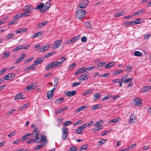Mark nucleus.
I'll return each instance as SVG.
<instances>
[{
    "label": "nucleus",
    "instance_id": "obj_1",
    "mask_svg": "<svg viewBox=\"0 0 151 151\" xmlns=\"http://www.w3.org/2000/svg\"><path fill=\"white\" fill-rule=\"evenodd\" d=\"M39 133V129L37 128H35L32 132V137H35V139H33L32 138L27 140V144H29L33 143H37V140L40 139L38 136Z\"/></svg>",
    "mask_w": 151,
    "mask_h": 151
},
{
    "label": "nucleus",
    "instance_id": "obj_2",
    "mask_svg": "<svg viewBox=\"0 0 151 151\" xmlns=\"http://www.w3.org/2000/svg\"><path fill=\"white\" fill-rule=\"evenodd\" d=\"M103 123L104 121L102 120H100L96 122L94 125L95 127L92 129V131L94 132H96L102 129L103 128V127L101 125L103 124Z\"/></svg>",
    "mask_w": 151,
    "mask_h": 151
},
{
    "label": "nucleus",
    "instance_id": "obj_3",
    "mask_svg": "<svg viewBox=\"0 0 151 151\" xmlns=\"http://www.w3.org/2000/svg\"><path fill=\"white\" fill-rule=\"evenodd\" d=\"M76 14L77 18L80 20L81 19L85 17L86 12L84 9H79L76 12Z\"/></svg>",
    "mask_w": 151,
    "mask_h": 151
},
{
    "label": "nucleus",
    "instance_id": "obj_4",
    "mask_svg": "<svg viewBox=\"0 0 151 151\" xmlns=\"http://www.w3.org/2000/svg\"><path fill=\"white\" fill-rule=\"evenodd\" d=\"M62 138L64 140L67 138L68 135V130L67 127H64L63 128L62 130Z\"/></svg>",
    "mask_w": 151,
    "mask_h": 151
},
{
    "label": "nucleus",
    "instance_id": "obj_5",
    "mask_svg": "<svg viewBox=\"0 0 151 151\" xmlns=\"http://www.w3.org/2000/svg\"><path fill=\"white\" fill-rule=\"evenodd\" d=\"M62 43V41L61 40H56L52 44V47L53 49H56L58 48Z\"/></svg>",
    "mask_w": 151,
    "mask_h": 151
},
{
    "label": "nucleus",
    "instance_id": "obj_6",
    "mask_svg": "<svg viewBox=\"0 0 151 151\" xmlns=\"http://www.w3.org/2000/svg\"><path fill=\"white\" fill-rule=\"evenodd\" d=\"M89 0H83L80 4L79 7L81 8H84L88 5Z\"/></svg>",
    "mask_w": 151,
    "mask_h": 151
},
{
    "label": "nucleus",
    "instance_id": "obj_7",
    "mask_svg": "<svg viewBox=\"0 0 151 151\" xmlns=\"http://www.w3.org/2000/svg\"><path fill=\"white\" fill-rule=\"evenodd\" d=\"M36 9L40 10V12L41 13H44L46 12L45 8H44V4L42 3L39 5L36 8Z\"/></svg>",
    "mask_w": 151,
    "mask_h": 151
},
{
    "label": "nucleus",
    "instance_id": "obj_8",
    "mask_svg": "<svg viewBox=\"0 0 151 151\" xmlns=\"http://www.w3.org/2000/svg\"><path fill=\"white\" fill-rule=\"evenodd\" d=\"M134 105H138L140 106H142V100L140 98H135L134 99Z\"/></svg>",
    "mask_w": 151,
    "mask_h": 151
},
{
    "label": "nucleus",
    "instance_id": "obj_9",
    "mask_svg": "<svg viewBox=\"0 0 151 151\" xmlns=\"http://www.w3.org/2000/svg\"><path fill=\"white\" fill-rule=\"evenodd\" d=\"M55 89V88H54L51 91H48L47 92V97L48 99H51L52 98Z\"/></svg>",
    "mask_w": 151,
    "mask_h": 151
},
{
    "label": "nucleus",
    "instance_id": "obj_10",
    "mask_svg": "<svg viewBox=\"0 0 151 151\" xmlns=\"http://www.w3.org/2000/svg\"><path fill=\"white\" fill-rule=\"evenodd\" d=\"M37 84L36 83H33L29 85L26 88V89L28 91L35 89L37 87Z\"/></svg>",
    "mask_w": 151,
    "mask_h": 151
},
{
    "label": "nucleus",
    "instance_id": "obj_11",
    "mask_svg": "<svg viewBox=\"0 0 151 151\" xmlns=\"http://www.w3.org/2000/svg\"><path fill=\"white\" fill-rule=\"evenodd\" d=\"M88 78L89 76L88 75L87 73H85L79 77L78 79L80 80L83 81L88 79Z\"/></svg>",
    "mask_w": 151,
    "mask_h": 151
},
{
    "label": "nucleus",
    "instance_id": "obj_12",
    "mask_svg": "<svg viewBox=\"0 0 151 151\" xmlns=\"http://www.w3.org/2000/svg\"><path fill=\"white\" fill-rule=\"evenodd\" d=\"M127 76L125 75L121 78V80L122 82L123 83H127L131 80L132 79L131 78H127Z\"/></svg>",
    "mask_w": 151,
    "mask_h": 151
},
{
    "label": "nucleus",
    "instance_id": "obj_13",
    "mask_svg": "<svg viewBox=\"0 0 151 151\" xmlns=\"http://www.w3.org/2000/svg\"><path fill=\"white\" fill-rule=\"evenodd\" d=\"M86 70L85 69V67H83L80 68L79 70L77 71H76L74 73L75 75H78L79 74L83 73L85 72Z\"/></svg>",
    "mask_w": 151,
    "mask_h": 151
},
{
    "label": "nucleus",
    "instance_id": "obj_14",
    "mask_svg": "<svg viewBox=\"0 0 151 151\" xmlns=\"http://www.w3.org/2000/svg\"><path fill=\"white\" fill-rule=\"evenodd\" d=\"M26 57V55H25V54L24 53H23L22 56L20 57L19 58L17 59L15 62V64H17L20 62L23 61L24 59V58Z\"/></svg>",
    "mask_w": 151,
    "mask_h": 151
},
{
    "label": "nucleus",
    "instance_id": "obj_15",
    "mask_svg": "<svg viewBox=\"0 0 151 151\" xmlns=\"http://www.w3.org/2000/svg\"><path fill=\"white\" fill-rule=\"evenodd\" d=\"M47 142L46 137L44 135H42L40 139L37 140V143L42 142Z\"/></svg>",
    "mask_w": 151,
    "mask_h": 151
},
{
    "label": "nucleus",
    "instance_id": "obj_16",
    "mask_svg": "<svg viewBox=\"0 0 151 151\" xmlns=\"http://www.w3.org/2000/svg\"><path fill=\"white\" fill-rule=\"evenodd\" d=\"M34 9L32 5H27L25 6L23 10L27 11H32Z\"/></svg>",
    "mask_w": 151,
    "mask_h": 151
},
{
    "label": "nucleus",
    "instance_id": "obj_17",
    "mask_svg": "<svg viewBox=\"0 0 151 151\" xmlns=\"http://www.w3.org/2000/svg\"><path fill=\"white\" fill-rule=\"evenodd\" d=\"M50 47V45H47L43 47L42 48L40 49L39 51L40 52H43L46 51L49 49V48Z\"/></svg>",
    "mask_w": 151,
    "mask_h": 151
},
{
    "label": "nucleus",
    "instance_id": "obj_18",
    "mask_svg": "<svg viewBox=\"0 0 151 151\" xmlns=\"http://www.w3.org/2000/svg\"><path fill=\"white\" fill-rule=\"evenodd\" d=\"M101 94L100 93H97L93 95V99L94 101L99 99L101 97Z\"/></svg>",
    "mask_w": 151,
    "mask_h": 151
},
{
    "label": "nucleus",
    "instance_id": "obj_19",
    "mask_svg": "<svg viewBox=\"0 0 151 151\" xmlns=\"http://www.w3.org/2000/svg\"><path fill=\"white\" fill-rule=\"evenodd\" d=\"M29 106V104L27 103L23 105L20 106L18 108V110L19 111H22L26 108H28Z\"/></svg>",
    "mask_w": 151,
    "mask_h": 151
},
{
    "label": "nucleus",
    "instance_id": "obj_20",
    "mask_svg": "<svg viewBox=\"0 0 151 151\" xmlns=\"http://www.w3.org/2000/svg\"><path fill=\"white\" fill-rule=\"evenodd\" d=\"M10 55V52L9 51H6L4 52L2 56V58L4 59L7 58Z\"/></svg>",
    "mask_w": 151,
    "mask_h": 151
},
{
    "label": "nucleus",
    "instance_id": "obj_21",
    "mask_svg": "<svg viewBox=\"0 0 151 151\" xmlns=\"http://www.w3.org/2000/svg\"><path fill=\"white\" fill-rule=\"evenodd\" d=\"M53 68L58 67L61 65V63L60 62L56 61L52 63Z\"/></svg>",
    "mask_w": 151,
    "mask_h": 151
},
{
    "label": "nucleus",
    "instance_id": "obj_22",
    "mask_svg": "<svg viewBox=\"0 0 151 151\" xmlns=\"http://www.w3.org/2000/svg\"><path fill=\"white\" fill-rule=\"evenodd\" d=\"M89 107L88 105H86L84 106H81L76 111V112H78L88 108Z\"/></svg>",
    "mask_w": 151,
    "mask_h": 151
},
{
    "label": "nucleus",
    "instance_id": "obj_23",
    "mask_svg": "<svg viewBox=\"0 0 151 151\" xmlns=\"http://www.w3.org/2000/svg\"><path fill=\"white\" fill-rule=\"evenodd\" d=\"M145 10L144 9H142L134 13L133 14V16H135L138 15L140 14L143 13L145 12Z\"/></svg>",
    "mask_w": 151,
    "mask_h": 151
},
{
    "label": "nucleus",
    "instance_id": "obj_24",
    "mask_svg": "<svg viewBox=\"0 0 151 151\" xmlns=\"http://www.w3.org/2000/svg\"><path fill=\"white\" fill-rule=\"evenodd\" d=\"M101 106L102 105H101V104H98L94 106H92L91 109V110H96V109H98L101 108Z\"/></svg>",
    "mask_w": 151,
    "mask_h": 151
},
{
    "label": "nucleus",
    "instance_id": "obj_25",
    "mask_svg": "<svg viewBox=\"0 0 151 151\" xmlns=\"http://www.w3.org/2000/svg\"><path fill=\"white\" fill-rule=\"evenodd\" d=\"M43 61V58H39L37 59L34 63V65H37L40 63H42Z\"/></svg>",
    "mask_w": 151,
    "mask_h": 151
},
{
    "label": "nucleus",
    "instance_id": "obj_26",
    "mask_svg": "<svg viewBox=\"0 0 151 151\" xmlns=\"http://www.w3.org/2000/svg\"><path fill=\"white\" fill-rule=\"evenodd\" d=\"M24 99L22 97V96L21 95V93H19L17 94L14 97V99L15 100L21 99Z\"/></svg>",
    "mask_w": 151,
    "mask_h": 151
},
{
    "label": "nucleus",
    "instance_id": "obj_27",
    "mask_svg": "<svg viewBox=\"0 0 151 151\" xmlns=\"http://www.w3.org/2000/svg\"><path fill=\"white\" fill-rule=\"evenodd\" d=\"M115 64V62H111L105 65V68H109L111 67L112 66L114 65Z\"/></svg>",
    "mask_w": 151,
    "mask_h": 151
},
{
    "label": "nucleus",
    "instance_id": "obj_28",
    "mask_svg": "<svg viewBox=\"0 0 151 151\" xmlns=\"http://www.w3.org/2000/svg\"><path fill=\"white\" fill-rule=\"evenodd\" d=\"M27 30V28H20L18 30H17L15 32V33L16 34H18L19 33H21L22 32H26Z\"/></svg>",
    "mask_w": 151,
    "mask_h": 151
},
{
    "label": "nucleus",
    "instance_id": "obj_29",
    "mask_svg": "<svg viewBox=\"0 0 151 151\" xmlns=\"http://www.w3.org/2000/svg\"><path fill=\"white\" fill-rule=\"evenodd\" d=\"M141 19L139 18L136 19H134V20L133 21V24H139L142 23V22H141Z\"/></svg>",
    "mask_w": 151,
    "mask_h": 151
},
{
    "label": "nucleus",
    "instance_id": "obj_30",
    "mask_svg": "<svg viewBox=\"0 0 151 151\" xmlns=\"http://www.w3.org/2000/svg\"><path fill=\"white\" fill-rule=\"evenodd\" d=\"M32 135V133H29L24 136L22 138V141H24L29 138V136Z\"/></svg>",
    "mask_w": 151,
    "mask_h": 151
},
{
    "label": "nucleus",
    "instance_id": "obj_31",
    "mask_svg": "<svg viewBox=\"0 0 151 151\" xmlns=\"http://www.w3.org/2000/svg\"><path fill=\"white\" fill-rule=\"evenodd\" d=\"M42 34V32H38L33 35L31 37V38L33 39L36 38L38 37H39Z\"/></svg>",
    "mask_w": 151,
    "mask_h": 151
},
{
    "label": "nucleus",
    "instance_id": "obj_32",
    "mask_svg": "<svg viewBox=\"0 0 151 151\" xmlns=\"http://www.w3.org/2000/svg\"><path fill=\"white\" fill-rule=\"evenodd\" d=\"M32 69H35V65L34 64L31 65L28 67H27L24 70V72H27L28 70H29Z\"/></svg>",
    "mask_w": 151,
    "mask_h": 151
},
{
    "label": "nucleus",
    "instance_id": "obj_33",
    "mask_svg": "<svg viewBox=\"0 0 151 151\" xmlns=\"http://www.w3.org/2000/svg\"><path fill=\"white\" fill-rule=\"evenodd\" d=\"M64 100V99L63 98H60L56 100L55 102V103L56 104H60Z\"/></svg>",
    "mask_w": 151,
    "mask_h": 151
},
{
    "label": "nucleus",
    "instance_id": "obj_34",
    "mask_svg": "<svg viewBox=\"0 0 151 151\" xmlns=\"http://www.w3.org/2000/svg\"><path fill=\"white\" fill-rule=\"evenodd\" d=\"M151 88V87L150 86H147L143 87L142 89V92H145Z\"/></svg>",
    "mask_w": 151,
    "mask_h": 151
},
{
    "label": "nucleus",
    "instance_id": "obj_35",
    "mask_svg": "<svg viewBox=\"0 0 151 151\" xmlns=\"http://www.w3.org/2000/svg\"><path fill=\"white\" fill-rule=\"evenodd\" d=\"M76 93V91H68L66 93V94L68 96H71L74 95Z\"/></svg>",
    "mask_w": 151,
    "mask_h": 151
},
{
    "label": "nucleus",
    "instance_id": "obj_36",
    "mask_svg": "<svg viewBox=\"0 0 151 151\" xmlns=\"http://www.w3.org/2000/svg\"><path fill=\"white\" fill-rule=\"evenodd\" d=\"M51 5V4L50 2H47L45 4H44V8L46 11L50 8Z\"/></svg>",
    "mask_w": 151,
    "mask_h": 151
},
{
    "label": "nucleus",
    "instance_id": "obj_37",
    "mask_svg": "<svg viewBox=\"0 0 151 151\" xmlns=\"http://www.w3.org/2000/svg\"><path fill=\"white\" fill-rule=\"evenodd\" d=\"M32 11H26V12L22 13L23 17H25L29 15L31 13Z\"/></svg>",
    "mask_w": 151,
    "mask_h": 151
},
{
    "label": "nucleus",
    "instance_id": "obj_38",
    "mask_svg": "<svg viewBox=\"0 0 151 151\" xmlns=\"http://www.w3.org/2000/svg\"><path fill=\"white\" fill-rule=\"evenodd\" d=\"M48 22L47 21H45L42 23H39L37 24V27H41L47 24Z\"/></svg>",
    "mask_w": 151,
    "mask_h": 151
},
{
    "label": "nucleus",
    "instance_id": "obj_39",
    "mask_svg": "<svg viewBox=\"0 0 151 151\" xmlns=\"http://www.w3.org/2000/svg\"><path fill=\"white\" fill-rule=\"evenodd\" d=\"M93 89H90L87 91L83 93V96H85L88 94H91L93 92Z\"/></svg>",
    "mask_w": 151,
    "mask_h": 151
},
{
    "label": "nucleus",
    "instance_id": "obj_40",
    "mask_svg": "<svg viewBox=\"0 0 151 151\" xmlns=\"http://www.w3.org/2000/svg\"><path fill=\"white\" fill-rule=\"evenodd\" d=\"M23 47V46L22 45H20L16 47L14 49L13 51L14 52H15L17 51H18L19 50H20L22 49V47Z\"/></svg>",
    "mask_w": 151,
    "mask_h": 151
},
{
    "label": "nucleus",
    "instance_id": "obj_41",
    "mask_svg": "<svg viewBox=\"0 0 151 151\" xmlns=\"http://www.w3.org/2000/svg\"><path fill=\"white\" fill-rule=\"evenodd\" d=\"M107 141V140L105 139H103L100 140L99 141L98 145H101L102 144L105 143Z\"/></svg>",
    "mask_w": 151,
    "mask_h": 151
},
{
    "label": "nucleus",
    "instance_id": "obj_42",
    "mask_svg": "<svg viewBox=\"0 0 151 151\" xmlns=\"http://www.w3.org/2000/svg\"><path fill=\"white\" fill-rule=\"evenodd\" d=\"M134 54L136 56L140 57L142 55V53L141 52L135 51L134 52Z\"/></svg>",
    "mask_w": 151,
    "mask_h": 151
},
{
    "label": "nucleus",
    "instance_id": "obj_43",
    "mask_svg": "<svg viewBox=\"0 0 151 151\" xmlns=\"http://www.w3.org/2000/svg\"><path fill=\"white\" fill-rule=\"evenodd\" d=\"M52 68H53V66L51 63L46 66L45 69L46 70H48Z\"/></svg>",
    "mask_w": 151,
    "mask_h": 151
},
{
    "label": "nucleus",
    "instance_id": "obj_44",
    "mask_svg": "<svg viewBox=\"0 0 151 151\" xmlns=\"http://www.w3.org/2000/svg\"><path fill=\"white\" fill-rule=\"evenodd\" d=\"M88 147V146L87 145H84L79 149V150L82 151L83 150H86L87 149Z\"/></svg>",
    "mask_w": 151,
    "mask_h": 151
},
{
    "label": "nucleus",
    "instance_id": "obj_45",
    "mask_svg": "<svg viewBox=\"0 0 151 151\" xmlns=\"http://www.w3.org/2000/svg\"><path fill=\"white\" fill-rule=\"evenodd\" d=\"M79 37L78 36H77L75 37H74L73 38H72L71 39V41L72 42V43L77 41L79 39Z\"/></svg>",
    "mask_w": 151,
    "mask_h": 151
},
{
    "label": "nucleus",
    "instance_id": "obj_46",
    "mask_svg": "<svg viewBox=\"0 0 151 151\" xmlns=\"http://www.w3.org/2000/svg\"><path fill=\"white\" fill-rule=\"evenodd\" d=\"M14 35V33H12L9 34L6 36L5 39L7 40H9Z\"/></svg>",
    "mask_w": 151,
    "mask_h": 151
},
{
    "label": "nucleus",
    "instance_id": "obj_47",
    "mask_svg": "<svg viewBox=\"0 0 151 151\" xmlns=\"http://www.w3.org/2000/svg\"><path fill=\"white\" fill-rule=\"evenodd\" d=\"M23 17V16H22V13H21L19 14H17V15H16L15 16H14V17L13 18L14 19H18V18H20L21 17Z\"/></svg>",
    "mask_w": 151,
    "mask_h": 151
},
{
    "label": "nucleus",
    "instance_id": "obj_48",
    "mask_svg": "<svg viewBox=\"0 0 151 151\" xmlns=\"http://www.w3.org/2000/svg\"><path fill=\"white\" fill-rule=\"evenodd\" d=\"M121 120L120 118L118 117L117 118L114 119L112 120V122L113 123H118Z\"/></svg>",
    "mask_w": 151,
    "mask_h": 151
},
{
    "label": "nucleus",
    "instance_id": "obj_49",
    "mask_svg": "<svg viewBox=\"0 0 151 151\" xmlns=\"http://www.w3.org/2000/svg\"><path fill=\"white\" fill-rule=\"evenodd\" d=\"M106 64L105 62H103L100 63H99L97 65L98 68H101L102 67Z\"/></svg>",
    "mask_w": 151,
    "mask_h": 151
},
{
    "label": "nucleus",
    "instance_id": "obj_50",
    "mask_svg": "<svg viewBox=\"0 0 151 151\" xmlns=\"http://www.w3.org/2000/svg\"><path fill=\"white\" fill-rule=\"evenodd\" d=\"M124 12H120L117 14H116L115 15V17H118L122 16L123 14H124Z\"/></svg>",
    "mask_w": 151,
    "mask_h": 151
},
{
    "label": "nucleus",
    "instance_id": "obj_51",
    "mask_svg": "<svg viewBox=\"0 0 151 151\" xmlns=\"http://www.w3.org/2000/svg\"><path fill=\"white\" fill-rule=\"evenodd\" d=\"M76 133L78 134H82V130L80 128V127H78V129H77L76 131Z\"/></svg>",
    "mask_w": 151,
    "mask_h": 151
},
{
    "label": "nucleus",
    "instance_id": "obj_52",
    "mask_svg": "<svg viewBox=\"0 0 151 151\" xmlns=\"http://www.w3.org/2000/svg\"><path fill=\"white\" fill-rule=\"evenodd\" d=\"M77 150V147L75 146H73L69 149V151H76Z\"/></svg>",
    "mask_w": 151,
    "mask_h": 151
},
{
    "label": "nucleus",
    "instance_id": "obj_53",
    "mask_svg": "<svg viewBox=\"0 0 151 151\" xmlns=\"http://www.w3.org/2000/svg\"><path fill=\"white\" fill-rule=\"evenodd\" d=\"M132 24V21H130L126 22L123 24V25L124 26H129V25Z\"/></svg>",
    "mask_w": 151,
    "mask_h": 151
},
{
    "label": "nucleus",
    "instance_id": "obj_54",
    "mask_svg": "<svg viewBox=\"0 0 151 151\" xmlns=\"http://www.w3.org/2000/svg\"><path fill=\"white\" fill-rule=\"evenodd\" d=\"M76 65V64L75 63L71 64V65H69L68 67V69L71 70Z\"/></svg>",
    "mask_w": 151,
    "mask_h": 151
},
{
    "label": "nucleus",
    "instance_id": "obj_55",
    "mask_svg": "<svg viewBox=\"0 0 151 151\" xmlns=\"http://www.w3.org/2000/svg\"><path fill=\"white\" fill-rule=\"evenodd\" d=\"M151 35L149 34H146L144 35V39L145 40H146L150 37Z\"/></svg>",
    "mask_w": 151,
    "mask_h": 151
},
{
    "label": "nucleus",
    "instance_id": "obj_56",
    "mask_svg": "<svg viewBox=\"0 0 151 151\" xmlns=\"http://www.w3.org/2000/svg\"><path fill=\"white\" fill-rule=\"evenodd\" d=\"M111 97V96L110 95H108L104 97H103L102 99V101H104L107 99H109Z\"/></svg>",
    "mask_w": 151,
    "mask_h": 151
},
{
    "label": "nucleus",
    "instance_id": "obj_57",
    "mask_svg": "<svg viewBox=\"0 0 151 151\" xmlns=\"http://www.w3.org/2000/svg\"><path fill=\"white\" fill-rule=\"evenodd\" d=\"M123 72L124 70H116L114 74L115 75H116L118 74H120L123 73Z\"/></svg>",
    "mask_w": 151,
    "mask_h": 151
},
{
    "label": "nucleus",
    "instance_id": "obj_58",
    "mask_svg": "<svg viewBox=\"0 0 151 151\" xmlns=\"http://www.w3.org/2000/svg\"><path fill=\"white\" fill-rule=\"evenodd\" d=\"M55 53V52H50L49 53H47V54L45 55V57L46 58L49 57L52 55L54 54Z\"/></svg>",
    "mask_w": 151,
    "mask_h": 151
},
{
    "label": "nucleus",
    "instance_id": "obj_59",
    "mask_svg": "<svg viewBox=\"0 0 151 151\" xmlns=\"http://www.w3.org/2000/svg\"><path fill=\"white\" fill-rule=\"evenodd\" d=\"M72 123V122L69 121H66L63 124V125L64 126H68L70 124H71Z\"/></svg>",
    "mask_w": 151,
    "mask_h": 151
},
{
    "label": "nucleus",
    "instance_id": "obj_60",
    "mask_svg": "<svg viewBox=\"0 0 151 151\" xmlns=\"http://www.w3.org/2000/svg\"><path fill=\"white\" fill-rule=\"evenodd\" d=\"M88 125L87 123H85L83 124V125L80 127V128L82 130L83 129L86 128L87 127Z\"/></svg>",
    "mask_w": 151,
    "mask_h": 151
},
{
    "label": "nucleus",
    "instance_id": "obj_61",
    "mask_svg": "<svg viewBox=\"0 0 151 151\" xmlns=\"http://www.w3.org/2000/svg\"><path fill=\"white\" fill-rule=\"evenodd\" d=\"M109 73H106L104 74H103L100 75V77H108L109 76Z\"/></svg>",
    "mask_w": 151,
    "mask_h": 151
},
{
    "label": "nucleus",
    "instance_id": "obj_62",
    "mask_svg": "<svg viewBox=\"0 0 151 151\" xmlns=\"http://www.w3.org/2000/svg\"><path fill=\"white\" fill-rule=\"evenodd\" d=\"M16 131H14L12 132H11L8 135V136L9 137H11L14 136L15 134Z\"/></svg>",
    "mask_w": 151,
    "mask_h": 151
},
{
    "label": "nucleus",
    "instance_id": "obj_63",
    "mask_svg": "<svg viewBox=\"0 0 151 151\" xmlns=\"http://www.w3.org/2000/svg\"><path fill=\"white\" fill-rule=\"evenodd\" d=\"M4 79L6 80H9L11 79L10 77L9 76V74L6 75L4 77Z\"/></svg>",
    "mask_w": 151,
    "mask_h": 151
},
{
    "label": "nucleus",
    "instance_id": "obj_64",
    "mask_svg": "<svg viewBox=\"0 0 151 151\" xmlns=\"http://www.w3.org/2000/svg\"><path fill=\"white\" fill-rule=\"evenodd\" d=\"M85 25L88 28H90L91 27V26L89 22H86L84 23Z\"/></svg>",
    "mask_w": 151,
    "mask_h": 151
}]
</instances>
